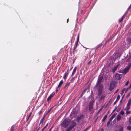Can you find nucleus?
<instances>
[{
    "label": "nucleus",
    "mask_w": 131,
    "mask_h": 131,
    "mask_svg": "<svg viewBox=\"0 0 131 131\" xmlns=\"http://www.w3.org/2000/svg\"><path fill=\"white\" fill-rule=\"evenodd\" d=\"M77 69V67H75L73 69L74 72H75Z\"/></svg>",
    "instance_id": "31"
},
{
    "label": "nucleus",
    "mask_w": 131,
    "mask_h": 131,
    "mask_svg": "<svg viewBox=\"0 0 131 131\" xmlns=\"http://www.w3.org/2000/svg\"><path fill=\"white\" fill-rule=\"evenodd\" d=\"M103 86L102 85H99L98 87V94L99 95H101L102 93Z\"/></svg>",
    "instance_id": "3"
},
{
    "label": "nucleus",
    "mask_w": 131,
    "mask_h": 131,
    "mask_svg": "<svg viewBox=\"0 0 131 131\" xmlns=\"http://www.w3.org/2000/svg\"><path fill=\"white\" fill-rule=\"evenodd\" d=\"M120 96L119 95H118L117 96V97L116 100V101H115V102H114V104H115L117 102V101H118V100L120 99Z\"/></svg>",
    "instance_id": "14"
},
{
    "label": "nucleus",
    "mask_w": 131,
    "mask_h": 131,
    "mask_svg": "<svg viewBox=\"0 0 131 131\" xmlns=\"http://www.w3.org/2000/svg\"><path fill=\"white\" fill-rule=\"evenodd\" d=\"M131 104V99H130L129 100L127 104L128 105H130Z\"/></svg>",
    "instance_id": "19"
},
{
    "label": "nucleus",
    "mask_w": 131,
    "mask_h": 131,
    "mask_svg": "<svg viewBox=\"0 0 131 131\" xmlns=\"http://www.w3.org/2000/svg\"><path fill=\"white\" fill-rule=\"evenodd\" d=\"M130 111H127L126 112V114H130Z\"/></svg>",
    "instance_id": "29"
},
{
    "label": "nucleus",
    "mask_w": 131,
    "mask_h": 131,
    "mask_svg": "<svg viewBox=\"0 0 131 131\" xmlns=\"http://www.w3.org/2000/svg\"><path fill=\"white\" fill-rule=\"evenodd\" d=\"M114 84L113 83H111L110 84V86L109 88V90L110 91L112 90L114 88Z\"/></svg>",
    "instance_id": "5"
},
{
    "label": "nucleus",
    "mask_w": 131,
    "mask_h": 131,
    "mask_svg": "<svg viewBox=\"0 0 131 131\" xmlns=\"http://www.w3.org/2000/svg\"><path fill=\"white\" fill-rule=\"evenodd\" d=\"M83 118V115H80V116L78 117L77 118V122H79L81 119Z\"/></svg>",
    "instance_id": "8"
},
{
    "label": "nucleus",
    "mask_w": 131,
    "mask_h": 131,
    "mask_svg": "<svg viewBox=\"0 0 131 131\" xmlns=\"http://www.w3.org/2000/svg\"><path fill=\"white\" fill-rule=\"evenodd\" d=\"M50 111V110H49V111L48 112H49Z\"/></svg>",
    "instance_id": "49"
},
{
    "label": "nucleus",
    "mask_w": 131,
    "mask_h": 131,
    "mask_svg": "<svg viewBox=\"0 0 131 131\" xmlns=\"http://www.w3.org/2000/svg\"><path fill=\"white\" fill-rule=\"evenodd\" d=\"M79 35H78V37H77V44L78 43V42L79 41Z\"/></svg>",
    "instance_id": "26"
},
{
    "label": "nucleus",
    "mask_w": 131,
    "mask_h": 131,
    "mask_svg": "<svg viewBox=\"0 0 131 131\" xmlns=\"http://www.w3.org/2000/svg\"><path fill=\"white\" fill-rule=\"evenodd\" d=\"M111 121H110V120L109 119V121H108V122L107 123V126H108L109 124H110V122Z\"/></svg>",
    "instance_id": "28"
},
{
    "label": "nucleus",
    "mask_w": 131,
    "mask_h": 131,
    "mask_svg": "<svg viewBox=\"0 0 131 131\" xmlns=\"http://www.w3.org/2000/svg\"><path fill=\"white\" fill-rule=\"evenodd\" d=\"M129 123L131 124V117L129 119Z\"/></svg>",
    "instance_id": "32"
},
{
    "label": "nucleus",
    "mask_w": 131,
    "mask_h": 131,
    "mask_svg": "<svg viewBox=\"0 0 131 131\" xmlns=\"http://www.w3.org/2000/svg\"><path fill=\"white\" fill-rule=\"evenodd\" d=\"M130 105L127 104L126 107L125 108V109L126 110H128L129 109V108H130Z\"/></svg>",
    "instance_id": "16"
},
{
    "label": "nucleus",
    "mask_w": 131,
    "mask_h": 131,
    "mask_svg": "<svg viewBox=\"0 0 131 131\" xmlns=\"http://www.w3.org/2000/svg\"><path fill=\"white\" fill-rule=\"evenodd\" d=\"M130 93H129V94H128V95H127V97H129V95H130Z\"/></svg>",
    "instance_id": "36"
},
{
    "label": "nucleus",
    "mask_w": 131,
    "mask_h": 131,
    "mask_svg": "<svg viewBox=\"0 0 131 131\" xmlns=\"http://www.w3.org/2000/svg\"><path fill=\"white\" fill-rule=\"evenodd\" d=\"M70 84V83H67L65 86L64 87V88H67V87Z\"/></svg>",
    "instance_id": "22"
},
{
    "label": "nucleus",
    "mask_w": 131,
    "mask_h": 131,
    "mask_svg": "<svg viewBox=\"0 0 131 131\" xmlns=\"http://www.w3.org/2000/svg\"><path fill=\"white\" fill-rule=\"evenodd\" d=\"M43 120V118L41 119L40 121V123H41V122H42Z\"/></svg>",
    "instance_id": "30"
},
{
    "label": "nucleus",
    "mask_w": 131,
    "mask_h": 131,
    "mask_svg": "<svg viewBox=\"0 0 131 131\" xmlns=\"http://www.w3.org/2000/svg\"><path fill=\"white\" fill-rule=\"evenodd\" d=\"M46 128V127H45L43 128L42 129V131H43V130H44V129Z\"/></svg>",
    "instance_id": "38"
},
{
    "label": "nucleus",
    "mask_w": 131,
    "mask_h": 131,
    "mask_svg": "<svg viewBox=\"0 0 131 131\" xmlns=\"http://www.w3.org/2000/svg\"><path fill=\"white\" fill-rule=\"evenodd\" d=\"M52 128H51L50 129V130H49V131H51V129H52Z\"/></svg>",
    "instance_id": "44"
},
{
    "label": "nucleus",
    "mask_w": 131,
    "mask_h": 131,
    "mask_svg": "<svg viewBox=\"0 0 131 131\" xmlns=\"http://www.w3.org/2000/svg\"><path fill=\"white\" fill-rule=\"evenodd\" d=\"M127 129L128 130H130L131 129V127L130 126H129L127 127Z\"/></svg>",
    "instance_id": "27"
},
{
    "label": "nucleus",
    "mask_w": 131,
    "mask_h": 131,
    "mask_svg": "<svg viewBox=\"0 0 131 131\" xmlns=\"http://www.w3.org/2000/svg\"><path fill=\"white\" fill-rule=\"evenodd\" d=\"M129 67H127L124 70L123 73H126L129 71Z\"/></svg>",
    "instance_id": "10"
},
{
    "label": "nucleus",
    "mask_w": 131,
    "mask_h": 131,
    "mask_svg": "<svg viewBox=\"0 0 131 131\" xmlns=\"http://www.w3.org/2000/svg\"><path fill=\"white\" fill-rule=\"evenodd\" d=\"M91 62V61H89V63H88V64H90Z\"/></svg>",
    "instance_id": "39"
},
{
    "label": "nucleus",
    "mask_w": 131,
    "mask_h": 131,
    "mask_svg": "<svg viewBox=\"0 0 131 131\" xmlns=\"http://www.w3.org/2000/svg\"><path fill=\"white\" fill-rule=\"evenodd\" d=\"M86 90V89L85 90H84V91L83 92V93H82V94H83V93H84L85 92V91Z\"/></svg>",
    "instance_id": "37"
},
{
    "label": "nucleus",
    "mask_w": 131,
    "mask_h": 131,
    "mask_svg": "<svg viewBox=\"0 0 131 131\" xmlns=\"http://www.w3.org/2000/svg\"><path fill=\"white\" fill-rule=\"evenodd\" d=\"M127 91V90H126L125 89H123L122 91V94H123L124 92L125 91V92H126V91Z\"/></svg>",
    "instance_id": "20"
},
{
    "label": "nucleus",
    "mask_w": 131,
    "mask_h": 131,
    "mask_svg": "<svg viewBox=\"0 0 131 131\" xmlns=\"http://www.w3.org/2000/svg\"><path fill=\"white\" fill-rule=\"evenodd\" d=\"M119 90L118 89H117L116 91L115 92V93H116Z\"/></svg>",
    "instance_id": "35"
},
{
    "label": "nucleus",
    "mask_w": 131,
    "mask_h": 131,
    "mask_svg": "<svg viewBox=\"0 0 131 131\" xmlns=\"http://www.w3.org/2000/svg\"><path fill=\"white\" fill-rule=\"evenodd\" d=\"M122 75L121 74H116L115 77L117 79L119 80L121 78Z\"/></svg>",
    "instance_id": "7"
},
{
    "label": "nucleus",
    "mask_w": 131,
    "mask_h": 131,
    "mask_svg": "<svg viewBox=\"0 0 131 131\" xmlns=\"http://www.w3.org/2000/svg\"><path fill=\"white\" fill-rule=\"evenodd\" d=\"M123 126H122L119 129V131H123Z\"/></svg>",
    "instance_id": "23"
},
{
    "label": "nucleus",
    "mask_w": 131,
    "mask_h": 131,
    "mask_svg": "<svg viewBox=\"0 0 131 131\" xmlns=\"http://www.w3.org/2000/svg\"><path fill=\"white\" fill-rule=\"evenodd\" d=\"M105 96V95H103L101 96V97H100V99H103L104 98Z\"/></svg>",
    "instance_id": "25"
},
{
    "label": "nucleus",
    "mask_w": 131,
    "mask_h": 131,
    "mask_svg": "<svg viewBox=\"0 0 131 131\" xmlns=\"http://www.w3.org/2000/svg\"><path fill=\"white\" fill-rule=\"evenodd\" d=\"M129 81H128L126 83V84H125V85H128V83H129Z\"/></svg>",
    "instance_id": "33"
},
{
    "label": "nucleus",
    "mask_w": 131,
    "mask_h": 131,
    "mask_svg": "<svg viewBox=\"0 0 131 131\" xmlns=\"http://www.w3.org/2000/svg\"><path fill=\"white\" fill-rule=\"evenodd\" d=\"M11 128H12V129H11V130L12 131L13 130V127H12Z\"/></svg>",
    "instance_id": "40"
},
{
    "label": "nucleus",
    "mask_w": 131,
    "mask_h": 131,
    "mask_svg": "<svg viewBox=\"0 0 131 131\" xmlns=\"http://www.w3.org/2000/svg\"><path fill=\"white\" fill-rule=\"evenodd\" d=\"M70 120L69 119H65L63 120L61 123V126L62 127L66 128L68 126Z\"/></svg>",
    "instance_id": "1"
},
{
    "label": "nucleus",
    "mask_w": 131,
    "mask_h": 131,
    "mask_svg": "<svg viewBox=\"0 0 131 131\" xmlns=\"http://www.w3.org/2000/svg\"><path fill=\"white\" fill-rule=\"evenodd\" d=\"M121 118L122 117L121 115L119 114H118L116 116V120L117 121H119L121 119Z\"/></svg>",
    "instance_id": "9"
},
{
    "label": "nucleus",
    "mask_w": 131,
    "mask_h": 131,
    "mask_svg": "<svg viewBox=\"0 0 131 131\" xmlns=\"http://www.w3.org/2000/svg\"><path fill=\"white\" fill-rule=\"evenodd\" d=\"M118 66V65H117L113 68L112 70V71L113 73L116 70Z\"/></svg>",
    "instance_id": "12"
},
{
    "label": "nucleus",
    "mask_w": 131,
    "mask_h": 131,
    "mask_svg": "<svg viewBox=\"0 0 131 131\" xmlns=\"http://www.w3.org/2000/svg\"><path fill=\"white\" fill-rule=\"evenodd\" d=\"M68 20H69V19H68L67 20V23H68Z\"/></svg>",
    "instance_id": "43"
},
{
    "label": "nucleus",
    "mask_w": 131,
    "mask_h": 131,
    "mask_svg": "<svg viewBox=\"0 0 131 131\" xmlns=\"http://www.w3.org/2000/svg\"><path fill=\"white\" fill-rule=\"evenodd\" d=\"M119 115H124V111L121 110L119 112Z\"/></svg>",
    "instance_id": "17"
},
{
    "label": "nucleus",
    "mask_w": 131,
    "mask_h": 131,
    "mask_svg": "<svg viewBox=\"0 0 131 131\" xmlns=\"http://www.w3.org/2000/svg\"><path fill=\"white\" fill-rule=\"evenodd\" d=\"M75 72H74V71H73V72H72V75L73 74H74V73Z\"/></svg>",
    "instance_id": "42"
},
{
    "label": "nucleus",
    "mask_w": 131,
    "mask_h": 131,
    "mask_svg": "<svg viewBox=\"0 0 131 131\" xmlns=\"http://www.w3.org/2000/svg\"><path fill=\"white\" fill-rule=\"evenodd\" d=\"M58 91V90H57V89L56 90V92H57Z\"/></svg>",
    "instance_id": "47"
},
{
    "label": "nucleus",
    "mask_w": 131,
    "mask_h": 131,
    "mask_svg": "<svg viewBox=\"0 0 131 131\" xmlns=\"http://www.w3.org/2000/svg\"><path fill=\"white\" fill-rule=\"evenodd\" d=\"M115 131H117V130H116Z\"/></svg>",
    "instance_id": "50"
},
{
    "label": "nucleus",
    "mask_w": 131,
    "mask_h": 131,
    "mask_svg": "<svg viewBox=\"0 0 131 131\" xmlns=\"http://www.w3.org/2000/svg\"><path fill=\"white\" fill-rule=\"evenodd\" d=\"M68 74V73H65L64 75V77H63V78L64 79H65L67 76V75Z\"/></svg>",
    "instance_id": "24"
},
{
    "label": "nucleus",
    "mask_w": 131,
    "mask_h": 131,
    "mask_svg": "<svg viewBox=\"0 0 131 131\" xmlns=\"http://www.w3.org/2000/svg\"><path fill=\"white\" fill-rule=\"evenodd\" d=\"M75 72H74V71H73V72H72V75L73 74H74V73Z\"/></svg>",
    "instance_id": "41"
},
{
    "label": "nucleus",
    "mask_w": 131,
    "mask_h": 131,
    "mask_svg": "<svg viewBox=\"0 0 131 131\" xmlns=\"http://www.w3.org/2000/svg\"><path fill=\"white\" fill-rule=\"evenodd\" d=\"M101 131H103V129H101Z\"/></svg>",
    "instance_id": "46"
},
{
    "label": "nucleus",
    "mask_w": 131,
    "mask_h": 131,
    "mask_svg": "<svg viewBox=\"0 0 131 131\" xmlns=\"http://www.w3.org/2000/svg\"><path fill=\"white\" fill-rule=\"evenodd\" d=\"M48 125V124H47L46 125V126H45V127H46Z\"/></svg>",
    "instance_id": "45"
},
{
    "label": "nucleus",
    "mask_w": 131,
    "mask_h": 131,
    "mask_svg": "<svg viewBox=\"0 0 131 131\" xmlns=\"http://www.w3.org/2000/svg\"><path fill=\"white\" fill-rule=\"evenodd\" d=\"M53 96L52 95H51L47 98V101L48 102H49L51 98Z\"/></svg>",
    "instance_id": "13"
},
{
    "label": "nucleus",
    "mask_w": 131,
    "mask_h": 131,
    "mask_svg": "<svg viewBox=\"0 0 131 131\" xmlns=\"http://www.w3.org/2000/svg\"><path fill=\"white\" fill-rule=\"evenodd\" d=\"M131 87V83H130V84L129 86V87H128L127 89H129Z\"/></svg>",
    "instance_id": "34"
},
{
    "label": "nucleus",
    "mask_w": 131,
    "mask_h": 131,
    "mask_svg": "<svg viewBox=\"0 0 131 131\" xmlns=\"http://www.w3.org/2000/svg\"><path fill=\"white\" fill-rule=\"evenodd\" d=\"M116 115V114L114 113L110 118V121H111L112 119Z\"/></svg>",
    "instance_id": "11"
},
{
    "label": "nucleus",
    "mask_w": 131,
    "mask_h": 131,
    "mask_svg": "<svg viewBox=\"0 0 131 131\" xmlns=\"http://www.w3.org/2000/svg\"><path fill=\"white\" fill-rule=\"evenodd\" d=\"M63 84V82L62 80H61L58 86V88L60 87Z\"/></svg>",
    "instance_id": "15"
},
{
    "label": "nucleus",
    "mask_w": 131,
    "mask_h": 131,
    "mask_svg": "<svg viewBox=\"0 0 131 131\" xmlns=\"http://www.w3.org/2000/svg\"><path fill=\"white\" fill-rule=\"evenodd\" d=\"M125 17V16H124V15H123L122 17L119 20V22H121V21H122L123 20V18Z\"/></svg>",
    "instance_id": "18"
},
{
    "label": "nucleus",
    "mask_w": 131,
    "mask_h": 131,
    "mask_svg": "<svg viewBox=\"0 0 131 131\" xmlns=\"http://www.w3.org/2000/svg\"><path fill=\"white\" fill-rule=\"evenodd\" d=\"M76 124V123L75 122H74L73 121H72L71 122V125L67 129L66 131H70L72 129L75 127Z\"/></svg>",
    "instance_id": "2"
},
{
    "label": "nucleus",
    "mask_w": 131,
    "mask_h": 131,
    "mask_svg": "<svg viewBox=\"0 0 131 131\" xmlns=\"http://www.w3.org/2000/svg\"><path fill=\"white\" fill-rule=\"evenodd\" d=\"M93 102L91 103L90 104L89 106V110L91 112H93L94 111L93 110Z\"/></svg>",
    "instance_id": "6"
},
{
    "label": "nucleus",
    "mask_w": 131,
    "mask_h": 131,
    "mask_svg": "<svg viewBox=\"0 0 131 131\" xmlns=\"http://www.w3.org/2000/svg\"><path fill=\"white\" fill-rule=\"evenodd\" d=\"M86 130V129H85V130H84V131H85Z\"/></svg>",
    "instance_id": "48"
},
{
    "label": "nucleus",
    "mask_w": 131,
    "mask_h": 131,
    "mask_svg": "<svg viewBox=\"0 0 131 131\" xmlns=\"http://www.w3.org/2000/svg\"><path fill=\"white\" fill-rule=\"evenodd\" d=\"M107 117V115H105L103 117V119L102 120V121H104L106 119V118Z\"/></svg>",
    "instance_id": "21"
},
{
    "label": "nucleus",
    "mask_w": 131,
    "mask_h": 131,
    "mask_svg": "<svg viewBox=\"0 0 131 131\" xmlns=\"http://www.w3.org/2000/svg\"><path fill=\"white\" fill-rule=\"evenodd\" d=\"M103 78V77L101 75L99 77L97 82V85H98L100 84Z\"/></svg>",
    "instance_id": "4"
}]
</instances>
